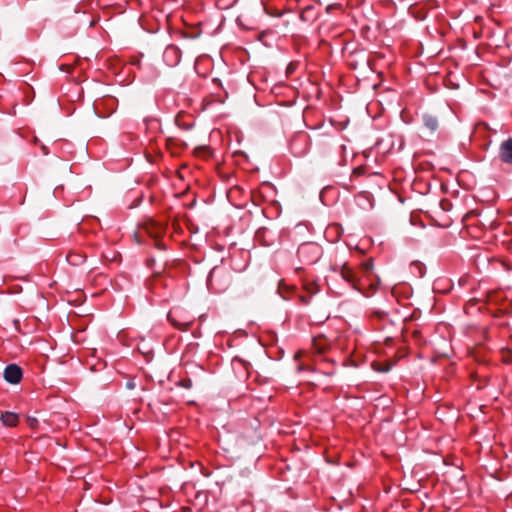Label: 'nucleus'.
Masks as SVG:
<instances>
[{
	"mask_svg": "<svg viewBox=\"0 0 512 512\" xmlns=\"http://www.w3.org/2000/svg\"><path fill=\"white\" fill-rule=\"evenodd\" d=\"M168 320L175 328L187 331L194 322V316L180 307H175L168 313Z\"/></svg>",
	"mask_w": 512,
	"mask_h": 512,
	"instance_id": "nucleus-2",
	"label": "nucleus"
},
{
	"mask_svg": "<svg viewBox=\"0 0 512 512\" xmlns=\"http://www.w3.org/2000/svg\"><path fill=\"white\" fill-rule=\"evenodd\" d=\"M103 102L112 107V106H114L116 99L113 97H108V98L104 99Z\"/></svg>",
	"mask_w": 512,
	"mask_h": 512,
	"instance_id": "nucleus-14",
	"label": "nucleus"
},
{
	"mask_svg": "<svg viewBox=\"0 0 512 512\" xmlns=\"http://www.w3.org/2000/svg\"><path fill=\"white\" fill-rule=\"evenodd\" d=\"M300 299L301 301L304 303V304H307L309 302V298L305 297V296H300Z\"/></svg>",
	"mask_w": 512,
	"mask_h": 512,
	"instance_id": "nucleus-16",
	"label": "nucleus"
},
{
	"mask_svg": "<svg viewBox=\"0 0 512 512\" xmlns=\"http://www.w3.org/2000/svg\"><path fill=\"white\" fill-rule=\"evenodd\" d=\"M128 387H129V388H133V387H134V384L129 382V383H128Z\"/></svg>",
	"mask_w": 512,
	"mask_h": 512,
	"instance_id": "nucleus-23",
	"label": "nucleus"
},
{
	"mask_svg": "<svg viewBox=\"0 0 512 512\" xmlns=\"http://www.w3.org/2000/svg\"><path fill=\"white\" fill-rule=\"evenodd\" d=\"M3 376L7 382L11 384H18L23 377V372L19 365L9 364L5 367Z\"/></svg>",
	"mask_w": 512,
	"mask_h": 512,
	"instance_id": "nucleus-3",
	"label": "nucleus"
},
{
	"mask_svg": "<svg viewBox=\"0 0 512 512\" xmlns=\"http://www.w3.org/2000/svg\"><path fill=\"white\" fill-rule=\"evenodd\" d=\"M374 368L379 370V371H388L390 369V366H387L385 369H382V368L376 367V364H374Z\"/></svg>",
	"mask_w": 512,
	"mask_h": 512,
	"instance_id": "nucleus-17",
	"label": "nucleus"
},
{
	"mask_svg": "<svg viewBox=\"0 0 512 512\" xmlns=\"http://www.w3.org/2000/svg\"><path fill=\"white\" fill-rule=\"evenodd\" d=\"M214 102H217V103H224V98L221 97V96H209V97H206L204 100H203V105H204V108L207 109L208 107H210Z\"/></svg>",
	"mask_w": 512,
	"mask_h": 512,
	"instance_id": "nucleus-9",
	"label": "nucleus"
},
{
	"mask_svg": "<svg viewBox=\"0 0 512 512\" xmlns=\"http://www.w3.org/2000/svg\"><path fill=\"white\" fill-rule=\"evenodd\" d=\"M303 369H308V367H304L303 365H300V366L298 367V370H303Z\"/></svg>",
	"mask_w": 512,
	"mask_h": 512,
	"instance_id": "nucleus-21",
	"label": "nucleus"
},
{
	"mask_svg": "<svg viewBox=\"0 0 512 512\" xmlns=\"http://www.w3.org/2000/svg\"><path fill=\"white\" fill-rule=\"evenodd\" d=\"M262 5L265 13L268 16H279L281 14L280 10L277 9L275 11H270L269 7L267 6V3L264 0H262Z\"/></svg>",
	"mask_w": 512,
	"mask_h": 512,
	"instance_id": "nucleus-12",
	"label": "nucleus"
},
{
	"mask_svg": "<svg viewBox=\"0 0 512 512\" xmlns=\"http://www.w3.org/2000/svg\"><path fill=\"white\" fill-rule=\"evenodd\" d=\"M181 58V51L174 45H169L164 51V59L169 65L173 66L179 63Z\"/></svg>",
	"mask_w": 512,
	"mask_h": 512,
	"instance_id": "nucleus-4",
	"label": "nucleus"
},
{
	"mask_svg": "<svg viewBox=\"0 0 512 512\" xmlns=\"http://www.w3.org/2000/svg\"><path fill=\"white\" fill-rule=\"evenodd\" d=\"M499 155L503 162L512 164V138L501 144Z\"/></svg>",
	"mask_w": 512,
	"mask_h": 512,
	"instance_id": "nucleus-5",
	"label": "nucleus"
},
{
	"mask_svg": "<svg viewBox=\"0 0 512 512\" xmlns=\"http://www.w3.org/2000/svg\"><path fill=\"white\" fill-rule=\"evenodd\" d=\"M301 355H302V352H297L295 354V359H299L301 357Z\"/></svg>",
	"mask_w": 512,
	"mask_h": 512,
	"instance_id": "nucleus-20",
	"label": "nucleus"
},
{
	"mask_svg": "<svg viewBox=\"0 0 512 512\" xmlns=\"http://www.w3.org/2000/svg\"><path fill=\"white\" fill-rule=\"evenodd\" d=\"M41 149H42V152H43L44 155L48 154V149H47L46 146H42Z\"/></svg>",
	"mask_w": 512,
	"mask_h": 512,
	"instance_id": "nucleus-19",
	"label": "nucleus"
},
{
	"mask_svg": "<svg viewBox=\"0 0 512 512\" xmlns=\"http://www.w3.org/2000/svg\"><path fill=\"white\" fill-rule=\"evenodd\" d=\"M95 110L97 111V113H100L99 112V104L97 103L96 106H95Z\"/></svg>",
	"mask_w": 512,
	"mask_h": 512,
	"instance_id": "nucleus-22",
	"label": "nucleus"
},
{
	"mask_svg": "<svg viewBox=\"0 0 512 512\" xmlns=\"http://www.w3.org/2000/svg\"><path fill=\"white\" fill-rule=\"evenodd\" d=\"M66 259L71 265L77 266L85 261V256L78 252H70L67 254Z\"/></svg>",
	"mask_w": 512,
	"mask_h": 512,
	"instance_id": "nucleus-8",
	"label": "nucleus"
},
{
	"mask_svg": "<svg viewBox=\"0 0 512 512\" xmlns=\"http://www.w3.org/2000/svg\"><path fill=\"white\" fill-rule=\"evenodd\" d=\"M0 419L3 423V425L8 426V427L16 426L18 423V420H19L18 415L13 412L2 413Z\"/></svg>",
	"mask_w": 512,
	"mask_h": 512,
	"instance_id": "nucleus-7",
	"label": "nucleus"
},
{
	"mask_svg": "<svg viewBox=\"0 0 512 512\" xmlns=\"http://www.w3.org/2000/svg\"><path fill=\"white\" fill-rule=\"evenodd\" d=\"M252 78H253V73H250V74L248 75V80L251 82V84H252L253 86H255V84H254V82H253Z\"/></svg>",
	"mask_w": 512,
	"mask_h": 512,
	"instance_id": "nucleus-18",
	"label": "nucleus"
},
{
	"mask_svg": "<svg viewBox=\"0 0 512 512\" xmlns=\"http://www.w3.org/2000/svg\"><path fill=\"white\" fill-rule=\"evenodd\" d=\"M183 387L190 388L191 387V381L190 380H184L183 381Z\"/></svg>",
	"mask_w": 512,
	"mask_h": 512,
	"instance_id": "nucleus-15",
	"label": "nucleus"
},
{
	"mask_svg": "<svg viewBox=\"0 0 512 512\" xmlns=\"http://www.w3.org/2000/svg\"><path fill=\"white\" fill-rule=\"evenodd\" d=\"M220 272L221 271H219V270H217L215 268L210 272L209 278H208V285L209 286L214 287L216 281L220 277Z\"/></svg>",
	"mask_w": 512,
	"mask_h": 512,
	"instance_id": "nucleus-11",
	"label": "nucleus"
},
{
	"mask_svg": "<svg viewBox=\"0 0 512 512\" xmlns=\"http://www.w3.org/2000/svg\"><path fill=\"white\" fill-rule=\"evenodd\" d=\"M307 291L310 293V295L317 293L318 289L314 284H308L306 286Z\"/></svg>",
	"mask_w": 512,
	"mask_h": 512,
	"instance_id": "nucleus-13",
	"label": "nucleus"
},
{
	"mask_svg": "<svg viewBox=\"0 0 512 512\" xmlns=\"http://www.w3.org/2000/svg\"><path fill=\"white\" fill-rule=\"evenodd\" d=\"M148 233L154 238H160L165 234L166 227L162 223L152 221L147 226Z\"/></svg>",
	"mask_w": 512,
	"mask_h": 512,
	"instance_id": "nucleus-6",
	"label": "nucleus"
},
{
	"mask_svg": "<svg viewBox=\"0 0 512 512\" xmlns=\"http://www.w3.org/2000/svg\"><path fill=\"white\" fill-rule=\"evenodd\" d=\"M372 263H365L358 272H355L349 265L344 264L340 268L341 277L352 285V287L366 295V287L371 289V292L376 291L379 283V278L374 276L375 280L372 279Z\"/></svg>",
	"mask_w": 512,
	"mask_h": 512,
	"instance_id": "nucleus-1",
	"label": "nucleus"
},
{
	"mask_svg": "<svg viewBox=\"0 0 512 512\" xmlns=\"http://www.w3.org/2000/svg\"><path fill=\"white\" fill-rule=\"evenodd\" d=\"M424 124L425 126L430 129L431 131H435L438 127V122L437 120L432 117V116H429V115H425L424 118Z\"/></svg>",
	"mask_w": 512,
	"mask_h": 512,
	"instance_id": "nucleus-10",
	"label": "nucleus"
}]
</instances>
